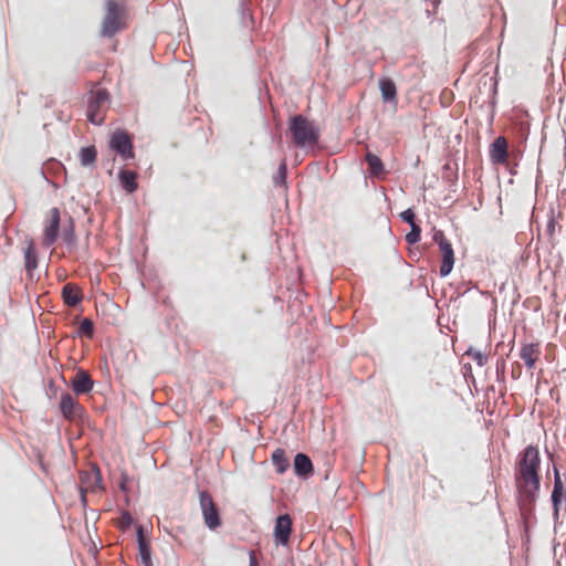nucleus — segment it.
<instances>
[{"label": "nucleus", "instance_id": "24", "mask_svg": "<svg viewBox=\"0 0 566 566\" xmlns=\"http://www.w3.org/2000/svg\"><path fill=\"white\" fill-rule=\"evenodd\" d=\"M80 334L86 336L87 338H92L94 334V324L90 318H84L80 324Z\"/></svg>", "mask_w": 566, "mask_h": 566}, {"label": "nucleus", "instance_id": "33", "mask_svg": "<svg viewBox=\"0 0 566 566\" xmlns=\"http://www.w3.org/2000/svg\"><path fill=\"white\" fill-rule=\"evenodd\" d=\"M512 374H513V377H518L521 371H518V374H517V370H512Z\"/></svg>", "mask_w": 566, "mask_h": 566}, {"label": "nucleus", "instance_id": "22", "mask_svg": "<svg viewBox=\"0 0 566 566\" xmlns=\"http://www.w3.org/2000/svg\"><path fill=\"white\" fill-rule=\"evenodd\" d=\"M97 156L94 146L82 148L80 151V160L83 166H90L95 163Z\"/></svg>", "mask_w": 566, "mask_h": 566}, {"label": "nucleus", "instance_id": "18", "mask_svg": "<svg viewBox=\"0 0 566 566\" xmlns=\"http://www.w3.org/2000/svg\"><path fill=\"white\" fill-rule=\"evenodd\" d=\"M62 297L66 305L76 306L82 301V291L71 283H67L62 289Z\"/></svg>", "mask_w": 566, "mask_h": 566}, {"label": "nucleus", "instance_id": "2", "mask_svg": "<svg viewBox=\"0 0 566 566\" xmlns=\"http://www.w3.org/2000/svg\"><path fill=\"white\" fill-rule=\"evenodd\" d=\"M289 129L293 143L297 147H311L318 143L319 132L313 122L303 115H295L290 119Z\"/></svg>", "mask_w": 566, "mask_h": 566}, {"label": "nucleus", "instance_id": "8", "mask_svg": "<svg viewBox=\"0 0 566 566\" xmlns=\"http://www.w3.org/2000/svg\"><path fill=\"white\" fill-rule=\"evenodd\" d=\"M60 229V211L57 208H52L46 217L44 232H43V245L51 247L57 239Z\"/></svg>", "mask_w": 566, "mask_h": 566}, {"label": "nucleus", "instance_id": "1", "mask_svg": "<svg viewBox=\"0 0 566 566\" xmlns=\"http://www.w3.org/2000/svg\"><path fill=\"white\" fill-rule=\"evenodd\" d=\"M539 464L541 458L536 447L528 446L520 454L515 468V483L524 503H533L539 491Z\"/></svg>", "mask_w": 566, "mask_h": 566}, {"label": "nucleus", "instance_id": "12", "mask_svg": "<svg viewBox=\"0 0 566 566\" xmlns=\"http://www.w3.org/2000/svg\"><path fill=\"white\" fill-rule=\"evenodd\" d=\"M71 386L75 395H85L92 391L94 381L86 370L80 369L71 379Z\"/></svg>", "mask_w": 566, "mask_h": 566}, {"label": "nucleus", "instance_id": "34", "mask_svg": "<svg viewBox=\"0 0 566 566\" xmlns=\"http://www.w3.org/2000/svg\"><path fill=\"white\" fill-rule=\"evenodd\" d=\"M95 478H96V481H99L101 480L99 473H96Z\"/></svg>", "mask_w": 566, "mask_h": 566}, {"label": "nucleus", "instance_id": "5", "mask_svg": "<svg viewBox=\"0 0 566 566\" xmlns=\"http://www.w3.org/2000/svg\"><path fill=\"white\" fill-rule=\"evenodd\" d=\"M433 241L439 245L442 254V263L440 265V275L447 276L454 265V252L451 242L447 239L443 231L436 230L433 233Z\"/></svg>", "mask_w": 566, "mask_h": 566}, {"label": "nucleus", "instance_id": "7", "mask_svg": "<svg viewBox=\"0 0 566 566\" xmlns=\"http://www.w3.org/2000/svg\"><path fill=\"white\" fill-rule=\"evenodd\" d=\"M109 147L115 150L124 160L134 158L133 142L130 136L124 130H116L109 139Z\"/></svg>", "mask_w": 566, "mask_h": 566}, {"label": "nucleus", "instance_id": "15", "mask_svg": "<svg viewBox=\"0 0 566 566\" xmlns=\"http://www.w3.org/2000/svg\"><path fill=\"white\" fill-rule=\"evenodd\" d=\"M294 472L297 476L307 478L313 472L311 459L304 453H297L293 463Z\"/></svg>", "mask_w": 566, "mask_h": 566}, {"label": "nucleus", "instance_id": "30", "mask_svg": "<svg viewBox=\"0 0 566 566\" xmlns=\"http://www.w3.org/2000/svg\"><path fill=\"white\" fill-rule=\"evenodd\" d=\"M250 566H258V562L254 556V553H250Z\"/></svg>", "mask_w": 566, "mask_h": 566}, {"label": "nucleus", "instance_id": "13", "mask_svg": "<svg viewBox=\"0 0 566 566\" xmlns=\"http://www.w3.org/2000/svg\"><path fill=\"white\" fill-rule=\"evenodd\" d=\"M507 142L505 137H497L490 147V158L494 164H505L507 161Z\"/></svg>", "mask_w": 566, "mask_h": 566}, {"label": "nucleus", "instance_id": "25", "mask_svg": "<svg viewBox=\"0 0 566 566\" xmlns=\"http://www.w3.org/2000/svg\"><path fill=\"white\" fill-rule=\"evenodd\" d=\"M421 229L418 224L411 226V231L406 235V241L409 244H415L420 240Z\"/></svg>", "mask_w": 566, "mask_h": 566}, {"label": "nucleus", "instance_id": "21", "mask_svg": "<svg viewBox=\"0 0 566 566\" xmlns=\"http://www.w3.org/2000/svg\"><path fill=\"white\" fill-rule=\"evenodd\" d=\"M566 491L562 483L558 470L555 469V480H554V490L552 493V500L555 505H557L562 500H565Z\"/></svg>", "mask_w": 566, "mask_h": 566}, {"label": "nucleus", "instance_id": "35", "mask_svg": "<svg viewBox=\"0 0 566 566\" xmlns=\"http://www.w3.org/2000/svg\"><path fill=\"white\" fill-rule=\"evenodd\" d=\"M245 12L248 13V15H250V17H251V12H249V10H245V9H244V10H243V13H245Z\"/></svg>", "mask_w": 566, "mask_h": 566}, {"label": "nucleus", "instance_id": "20", "mask_svg": "<svg viewBox=\"0 0 566 566\" xmlns=\"http://www.w3.org/2000/svg\"><path fill=\"white\" fill-rule=\"evenodd\" d=\"M272 462L279 474H283L290 468V460L283 449L277 448L272 453Z\"/></svg>", "mask_w": 566, "mask_h": 566}, {"label": "nucleus", "instance_id": "27", "mask_svg": "<svg viewBox=\"0 0 566 566\" xmlns=\"http://www.w3.org/2000/svg\"><path fill=\"white\" fill-rule=\"evenodd\" d=\"M401 218L403 221L408 222L410 226L417 224L415 222L416 214L411 209H407L401 213Z\"/></svg>", "mask_w": 566, "mask_h": 566}, {"label": "nucleus", "instance_id": "19", "mask_svg": "<svg viewBox=\"0 0 566 566\" xmlns=\"http://www.w3.org/2000/svg\"><path fill=\"white\" fill-rule=\"evenodd\" d=\"M365 159L368 164V168H369L370 175L373 177L385 178L386 170H385L381 159L377 155L367 153Z\"/></svg>", "mask_w": 566, "mask_h": 566}, {"label": "nucleus", "instance_id": "31", "mask_svg": "<svg viewBox=\"0 0 566 566\" xmlns=\"http://www.w3.org/2000/svg\"><path fill=\"white\" fill-rule=\"evenodd\" d=\"M285 172H286V165L285 163H283L281 166H280V174L282 175V177L285 176Z\"/></svg>", "mask_w": 566, "mask_h": 566}, {"label": "nucleus", "instance_id": "6", "mask_svg": "<svg viewBox=\"0 0 566 566\" xmlns=\"http://www.w3.org/2000/svg\"><path fill=\"white\" fill-rule=\"evenodd\" d=\"M199 502L206 526L210 530L218 528L221 525V518L209 492L201 491L199 493Z\"/></svg>", "mask_w": 566, "mask_h": 566}, {"label": "nucleus", "instance_id": "32", "mask_svg": "<svg viewBox=\"0 0 566 566\" xmlns=\"http://www.w3.org/2000/svg\"><path fill=\"white\" fill-rule=\"evenodd\" d=\"M512 374H513V377H518L521 371H518V374H517V370H512Z\"/></svg>", "mask_w": 566, "mask_h": 566}, {"label": "nucleus", "instance_id": "29", "mask_svg": "<svg viewBox=\"0 0 566 566\" xmlns=\"http://www.w3.org/2000/svg\"><path fill=\"white\" fill-rule=\"evenodd\" d=\"M476 360H478V364H479L480 366H483V365H484V363H485V358H484V356H483L482 354H478V355H476Z\"/></svg>", "mask_w": 566, "mask_h": 566}, {"label": "nucleus", "instance_id": "9", "mask_svg": "<svg viewBox=\"0 0 566 566\" xmlns=\"http://www.w3.org/2000/svg\"><path fill=\"white\" fill-rule=\"evenodd\" d=\"M541 355L542 350L538 343H524L521 345L520 358L524 361V365L530 371L533 373Z\"/></svg>", "mask_w": 566, "mask_h": 566}, {"label": "nucleus", "instance_id": "16", "mask_svg": "<svg viewBox=\"0 0 566 566\" xmlns=\"http://www.w3.org/2000/svg\"><path fill=\"white\" fill-rule=\"evenodd\" d=\"M379 90L381 97L386 103L397 104V86L395 82L389 77H382L379 80Z\"/></svg>", "mask_w": 566, "mask_h": 566}, {"label": "nucleus", "instance_id": "10", "mask_svg": "<svg viewBox=\"0 0 566 566\" xmlns=\"http://www.w3.org/2000/svg\"><path fill=\"white\" fill-rule=\"evenodd\" d=\"M60 410L67 420H74L83 412L81 403L69 392L61 395Z\"/></svg>", "mask_w": 566, "mask_h": 566}, {"label": "nucleus", "instance_id": "23", "mask_svg": "<svg viewBox=\"0 0 566 566\" xmlns=\"http://www.w3.org/2000/svg\"><path fill=\"white\" fill-rule=\"evenodd\" d=\"M25 269L28 272L33 271L38 266V255L32 243L29 244L24 252Z\"/></svg>", "mask_w": 566, "mask_h": 566}, {"label": "nucleus", "instance_id": "11", "mask_svg": "<svg viewBox=\"0 0 566 566\" xmlns=\"http://www.w3.org/2000/svg\"><path fill=\"white\" fill-rule=\"evenodd\" d=\"M292 532V518L289 514L280 515L275 521L274 537L275 542L281 545H286L290 541Z\"/></svg>", "mask_w": 566, "mask_h": 566}, {"label": "nucleus", "instance_id": "28", "mask_svg": "<svg viewBox=\"0 0 566 566\" xmlns=\"http://www.w3.org/2000/svg\"><path fill=\"white\" fill-rule=\"evenodd\" d=\"M132 521H133L132 516L127 512H125L122 515L120 523H122L123 526L128 527L130 525Z\"/></svg>", "mask_w": 566, "mask_h": 566}, {"label": "nucleus", "instance_id": "26", "mask_svg": "<svg viewBox=\"0 0 566 566\" xmlns=\"http://www.w3.org/2000/svg\"><path fill=\"white\" fill-rule=\"evenodd\" d=\"M63 239L66 243L71 244L75 240L74 229H73V221L70 220V229H65L63 232Z\"/></svg>", "mask_w": 566, "mask_h": 566}, {"label": "nucleus", "instance_id": "4", "mask_svg": "<svg viewBox=\"0 0 566 566\" xmlns=\"http://www.w3.org/2000/svg\"><path fill=\"white\" fill-rule=\"evenodd\" d=\"M109 103V94L105 88L91 91L87 104V118L91 123L99 125L105 119Z\"/></svg>", "mask_w": 566, "mask_h": 566}, {"label": "nucleus", "instance_id": "3", "mask_svg": "<svg viewBox=\"0 0 566 566\" xmlns=\"http://www.w3.org/2000/svg\"><path fill=\"white\" fill-rule=\"evenodd\" d=\"M126 10L124 6L108 0L106 2V12L102 21L101 34L106 38L114 36L117 32L124 30L126 25Z\"/></svg>", "mask_w": 566, "mask_h": 566}, {"label": "nucleus", "instance_id": "17", "mask_svg": "<svg viewBox=\"0 0 566 566\" xmlns=\"http://www.w3.org/2000/svg\"><path fill=\"white\" fill-rule=\"evenodd\" d=\"M137 172L128 169H120L118 172V179L122 188L127 191L128 193H132L137 190L138 184H137Z\"/></svg>", "mask_w": 566, "mask_h": 566}, {"label": "nucleus", "instance_id": "14", "mask_svg": "<svg viewBox=\"0 0 566 566\" xmlns=\"http://www.w3.org/2000/svg\"><path fill=\"white\" fill-rule=\"evenodd\" d=\"M137 542L142 566H153L150 544L145 538L142 526L137 528Z\"/></svg>", "mask_w": 566, "mask_h": 566}]
</instances>
